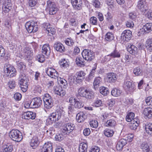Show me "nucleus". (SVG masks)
Wrapping results in <instances>:
<instances>
[{
	"label": "nucleus",
	"mask_w": 152,
	"mask_h": 152,
	"mask_svg": "<svg viewBox=\"0 0 152 152\" xmlns=\"http://www.w3.org/2000/svg\"><path fill=\"white\" fill-rule=\"evenodd\" d=\"M64 113L63 108L61 107H58L55 111L50 113L46 120V123L50 125L59 120Z\"/></svg>",
	"instance_id": "obj_1"
},
{
	"label": "nucleus",
	"mask_w": 152,
	"mask_h": 152,
	"mask_svg": "<svg viewBox=\"0 0 152 152\" xmlns=\"http://www.w3.org/2000/svg\"><path fill=\"white\" fill-rule=\"evenodd\" d=\"M69 102L70 104L68 107V113L70 114L73 112L74 108L80 109L83 107L82 102L77 98L71 97L69 99Z\"/></svg>",
	"instance_id": "obj_2"
},
{
	"label": "nucleus",
	"mask_w": 152,
	"mask_h": 152,
	"mask_svg": "<svg viewBox=\"0 0 152 152\" xmlns=\"http://www.w3.org/2000/svg\"><path fill=\"white\" fill-rule=\"evenodd\" d=\"M86 75V73L84 71L81 70L77 72L75 76H70L69 79L70 82H76L80 83L85 79Z\"/></svg>",
	"instance_id": "obj_3"
},
{
	"label": "nucleus",
	"mask_w": 152,
	"mask_h": 152,
	"mask_svg": "<svg viewBox=\"0 0 152 152\" xmlns=\"http://www.w3.org/2000/svg\"><path fill=\"white\" fill-rule=\"evenodd\" d=\"M4 72V75L7 77H13L16 75L17 72L13 66L8 63L5 64Z\"/></svg>",
	"instance_id": "obj_4"
},
{
	"label": "nucleus",
	"mask_w": 152,
	"mask_h": 152,
	"mask_svg": "<svg viewBox=\"0 0 152 152\" xmlns=\"http://www.w3.org/2000/svg\"><path fill=\"white\" fill-rule=\"evenodd\" d=\"M94 92L84 87H81L78 90V94L81 97L90 99L93 96Z\"/></svg>",
	"instance_id": "obj_5"
},
{
	"label": "nucleus",
	"mask_w": 152,
	"mask_h": 152,
	"mask_svg": "<svg viewBox=\"0 0 152 152\" xmlns=\"http://www.w3.org/2000/svg\"><path fill=\"white\" fill-rule=\"evenodd\" d=\"M9 136L12 140L17 142L20 141L23 139L21 133L17 129L11 131L9 133Z\"/></svg>",
	"instance_id": "obj_6"
},
{
	"label": "nucleus",
	"mask_w": 152,
	"mask_h": 152,
	"mask_svg": "<svg viewBox=\"0 0 152 152\" xmlns=\"http://www.w3.org/2000/svg\"><path fill=\"white\" fill-rule=\"evenodd\" d=\"M19 82L21 90L23 92H26L28 89V79L24 74L20 75Z\"/></svg>",
	"instance_id": "obj_7"
},
{
	"label": "nucleus",
	"mask_w": 152,
	"mask_h": 152,
	"mask_svg": "<svg viewBox=\"0 0 152 152\" xmlns=\"http://www.w3.org/2000/svg\"><path fill=\"white\" fill-rule=\"evenodd\" d=\"M25 26L26 30L29 33L35 32L38 30L37 23L32 20L27 22Z\"/></svg>",
	"instance_id": "obj_8"
},
{
	"label": "nucleus",
	"mask_w": 152,
	"mask_h": 152,
	"mask_svg": "<svg viewBox=\"0 0 152 152\" xmlns=\"http://www.w3.org/2000/svg\"><path fill=\"white\" fill-rule=\"evenodd\" d=\"M132 37V33L129 30H125L123 31L121 36V39L123 42L129 41Z\"/></svg>",
	"instance_id": "obj_9"
},
{
	"label": "nucleus",
	"mask_w": 152,
	"mask_h": 152,
	"mask_svg": "<svg viewBox=\"0 0 152 152\" xmlns=\"http://www.w3.org/2000/svg\"><path fill=\"white\" fill-rule=\"evenodd\" d=\"M152 31V23H148L143 25L142 28L138 31L139 35L143 34L146 33L150 32Z\"/></svg>",
	"instance_id": "obj_10"
},
{
	"label": "nucleus",
	"mask_w": 152,
	"mask_h": 152,
	"mask_svg": "<svg viewBox=\"0 0 152 152\" xmlns=\"http://www.w3.org/2000/svg\"><path fill=\"white\" fill-rule=\"evenodd\" d=\"M82 55L84 59L88 61H92L94 58V54L93 52L88 50H84Z\"/></svg>",
	"instance_id": "obj_11"
},
{
	"label": "nucleus",
	"mask_w": 152,
	"mask_h": 152,
	"mask_svg": "<svg viewBox=\"0 0 152 152\" xmlns=\"http://www.w3.org/2000/svg\"><path fill=\"white\" fill-rule=\"evenodd\" d=\"M12 4L11 0H5L2 4V10L3 13H7L12 9Z\"/></svg>",
	"instance_id": "obj_12"
},
{
	"label": "nucleus",
	"mask_w": 152,
	"mask_h": 152,
	"mask_svg": "<svg viewBox=\"0 0 152 152\" xmlns=\"http://www.w3.org/2000/svg\"><path fill=\"white\" fill-rule=\"evenodd\" d=\"M47 9L49 11V14L50 15L55 14L58 10L56 5L50 1H47Z\"/></svg>",
	"instance_id": "obj_13"
},
{
	"label": "nucleus",
	"mask_w": 152,
	"mask_h": 152,
	"mask_svg": "<svg viewBox=\"0 0 152 152\" xmlns=\"http://www.w3.org/2000/svg\"><path fill=\"white\" fill-rule=\"evenodd\" d=\"M75 128L74 125L69 123L64 124L62 127V131L63 132L66 134H69L72 132Z\"/></svg>",
	"instance_id": "obj_14"
},
{
	"label": "nucleus",
	"mask_w": 152,
	"mask_h": 152,
	"mask_svg": "<svg viewBox=\"0 0 152 152\" xmlns=\"http://www.w3.org/2000/svg\"><path fill=\"white\" fill-rule=\"evenodd\" d=\"M117 75L115 73L113 72H109L106 74L104 79L108 83H114L117 81Z\"/></svg>",
	"instance_id": "obj_15"
},
{
	"label": "nucleus",
	"mask_w": 152,
	"mask_h": 152,
	"mask_svg": "<svg viewBox=\"0 0 152 152\" xmlns=\"http://www.w3.org/2000/svg\"><path fill=\"white\" fill-rule=\"evenodd\" d=\"M53 91L55 94L61 97H63L66 94L65 91L60 86H54L53 88Z\"/></svg>",
	"instance_id": "obj_16"
},
{
	"label": "nucleus",
	"mask_w": 152,
	"mask_h": 152,
	"mask_svg": "<svg viewBox=\"0 0 152 152\" xmlns=\"http://www.w3.org/2000/svg\"><path fill=\"white\" fill-rule=\"evenodd\" d=\"M137 8L142 12L148 9L145 0H139L137 2Z\"/></svg>",
	"instance_id": "obj_17"
},
{
	"label": "nucleus",
	"mask_w": 152,
	"mask_h": 152,
	"mask_svg": "<svg viewBox=\"0 0 152 152\" xmlns=\"http://www.w3.org/2000/svg\"><path fill=\"white\" fill-rule=\"evenodd\" d=\"M46 72L48 75L54 79L58 78V73L52 67L48 68Z\"/></svg>",
	"instance_id": "obj_18"
},
{
	"label": "nucleus",
	"mask_w": 152,
	"mask_h": 152,
	"mask_svg": "<svg viewBox=\"0 0 152 152\" xmlns=\"http://www.w3.org/2000/svg\"><path fill=\"white\" fill-rule=\"evenodd\" d=\"M124 87L126 91L129 92H133L136 89L135 85L129 81H127L124 83Z\"/></svg>",
	"instance_id": "obj_19"
},
{
	"label": "nucleus",
	"mask_w": 152,
	"mask_h": 152,
	"mask_svg": "<svg viewBox=\"0 0 152 152\" xmlns=\"http://www.w3.org/2000/svg\"><path fill=\"white\" fill-rule=\"evenodd\" d=\"M31 102V106L33 107V108L39 107L42 103V100L39 97L34 98L32 99Z\"/></svg>",
	"instance_id": "obj_20"
},
{
	"label": "nucleus",
	"mask_w": 152,
	"mask_h": 152,
	"mask_svg": "<svg viewBox=\"0 0 152 152\" xmlns=\"http://www.w3.org/2000/svg\"><path fill=\"white\" fill-rule=\"evenodd\" d=\"M52 144L50 142L45 143L41 149V152H52Z\"/></svg>",
	"instance_id": "obj_21"
},
{
	"label": "nucleus",
	"mask_w": 152,
	"mask_h": 152,
	"mask_svg": "<svg viewBox=\"0 0 152 152\" xmlns=\"http://www.w3.org/2000/svg\"><path fill=\"white\" fill-rule=\"evenodd\" d=\"M127 49L130 53L135 56H137V55L138 51V48L134 45L131 44H129L128 45Z\"/></svg>",
	"instance_id": "obj_22"
},
{
	"label": "nucleus",
	"mask_w": 152,
	"mask_h": 152,
	"mask_svg": "<svg viewBox=\"0 0 152 152\" xmlns=\"http://www.w3.org/2000/svg\"><path fill=\"white\" fill-rule=\"evenodd\" d=\"M35 117V114L31 111L24 112L23 113L22 115V118L26 119H34Z\"/></svg>",
	"instance_id": "obj_23"
},
{
	"label": "nucleus",
	"mask_w": 152,
	"mask_h": 152,
	"mask_svg": "<svg viewBox=\"0 0 152 152\" xmlns=\"http://www.w3.org/2000/svg\"><path fill=\"white\" fill-rule=\"evenodd\" d=\"M87 116L86 114L83 112H80L76 115V120L79 123L83 122L87 118Z\"/></svg>",
	"instance_id": "obj_24"
},
{
	"label": "nucleus",
	"mask_w": 152,
	"mask_h": 152,
	"mask_svg": "<svg viewBox=\"0 0 152 152\" xmlns=\"http://www.w3.org/2000/svg\"><path fill=\"white\" fill-rule=\"evenodd\" d=\"M54 47L57 51L60 53H63L65 50L64 45L60 42L55 43L54 44Z\"/></svg>",
	"instance_id": "obj_25"
},
{
	"label": "nucleus",
	"mask_w": 152,
	"mask_h": 152,
	"mask_svg": "<svg viewBox=\"0 0 152 152\" xmlns=\"http://www.w3.org/2000/svg\"><path fill=\"white\" fill-rule=\"evenodd\" d=\"M102 83L101 78L99 77H96L93 83V88L95 90H96Z\"/></svg>",
	"instance_id": "obj_26"
},
{
	"label": "nucleus",
	"mask_w": 152,
	"mask_h": 152,
	"mask_svg": "<svg viewBox=\"0 0 152 152\" xmlns=\"http://www.w3.org/2000/svg\"><path fill=\"white\" fill-rule=\"evenodd\" d=\"M73 7L75 9L80 10L81 8L82 3L80 0H71Z\"/></svg>",
	"instance_id": "obj_27"
},
{
	"label": "nucleus",
	"mask_w": 152,
	"mask_h": 152,
	"mask_svg": "<svg viewBox=\"0 0 152 152\" xmlns=\"http://www.w3.org/2000/svg\"><path fill=\"white\" fill-rule=\"evenodd\" d=\"M126 144V139H121L119 140L117 143L116 148L118 151H121L124 147Z\"/></svg>",
	"instance_id": "obj_28"
},
{
	"label": "nucleus",
	"mask_w": 152,
	"mask_h": 152,
	"mask_svg": "<svg viewBox=\"0 0 152 152\" xmlns=\"http://www.w3.org/2000/svg\"><path fill=\"white\" fill-rule=\"evenodd\" d=\"M38 144L39 142L37 137L36 136L34 137L31 140L30 144L32 148L35 149L38 146Z\"/></svg>",
	"instance_id": "obj_29"
},
{
	"label": "nucleus",
	"mask_w": 152,
	"mask_h": 152,
	"mask_svg": "<svg viewBox=\"0 0 152 152\" xmlns=\"http://www.w3.org/2000/svg\"><path fill=\"white\" fill-rule=\"evenodd\" d=\"M42 52L43 54L48 56L50 53V49L48 44H45L42 47Z\"/></svg>",
	"instance_id": "obj_30"
},
{
	"label": "nucleus",
	"mask_w": 152,
	"mask_h": 152,
	"mask_svg": "<svg viewBox=\"0 0 152 152\" xmlns=\"http://www.w3.org/2000/svg\"><path fill=\"white\" fill-rule=\"evenodd\" d=\"M143 113L146 117L148 118L152 117V108L151 107L145 108L143 110Z\"/></svg>",
	"instance_id": "obj_31"
},
{
	"label": "nucleus",
	"mask_w": 152,
	"mask_h": 152,
	"mask_svg": "<svg viewBox=\"0 0 152 152\" xmlns=\"http://www.w3.org/2000/svg\"><path fill=\"white\" fill-rule=\"evenodd\" d=\"M139 121L137 119L135 118L129 124L130 128L132 130H136L139 124Z\"/></svg>",
	"instance_id": "obj_32"
},
{
	"label": "nucleus",
	"mask_w": 152,
	"mask_h": 152,
	"mask_svg": "<svg viewBox=\"0 0 152 152\" xmlns=\"http://www.w3.org/2000/svg\"><path fill=\"white\" fill-rule=\"evenodd\" d=\"M23 52L24 56L28 58V59H31L32 58L33 55L31 49L28 48H26L24 50Z\"/></svg>",
	"instance_id": "obj_33"
},
{
	"label": "nucleus",
	"mask_w": 152,
	"mask_h": 152,
	"mask_svg": "<svg viewBox=\"0 0 152 152\" xmlns=\"http://www.w3.org/2000/svg\"><path fill=\"white\" fill-rule=\"evenodd\" d=\"M122 93L121 90L115 88L113 89L111 91L112 95L116 97L120 96Z\"/></svg>",
	"instance_id": "obj_34"
},
{
	"label": "nucleus",
	"mask_w": 152,
	"mask_h": 152,
	"mask_svg": "<svg viewBox=\"0 0 152 152\" xmlns=\"http://www.w3.org/2000/svg\"><path fill=\"white\" fill-rule=\"evenodd\" d=\"M57 82L60 86H63L64 88H66L67 86V82L65 79L61 77L57 78Z\"/></svg>",
	"instance_id": "obj_35"
},
{
	"label": "nucleus",
	"mask_w": 152,
	"mask_h": 152,
	"mask_svg": "<svg viewBox=\"0 0 152 152\" xmlns=\"http://www.w3.org/2000/svg\"><path fill=\"white\" fill-rule=\"evenodd\" d=\"M99 91L100 94L104 96H107L109 93V91L108 89L104 86L100 87Z\"/></svg>",
	"instance_id": "obj_36"
},
{
	"label": "nucleus",
	"mask_w": 152,
	"mask_h": 152,
	"mask_svg": "<svg viewBox=\"0 0 152 152\" xmlns=\"http://www.w3.org/2000/svg\"><path fill=\"white\" fill-rule=\"evenodd\" d=\"M59 64L61 67L64 68H66L69 66V62L68 60L65 58L61 59L59 61Z\"/></svg>",
	"instance_id": "obj_37"
},
{
	"label": "nucleus",
	"mask_w": 152,
	"mask_h": 152,
	"mask_svg": "<svg viewBox=\"0 0 152 152\" xmlns=\"http://www.w3.org/2000/svg\"><path fill=\"white\" fill-rule=\"evenodd\" d=\"M87 145L86 143L82 142L79 146V152H87Z\"/></svg>",
	"instance_id": "obj_38"
},
{
	"label": "nucleus",
	"mask_w": 152,
	"mask_h": 152,
	"mask_svg": "<svg viewBox=\"0 0 152 152\" xmlns=\"http://www.w3.org/2000/svg\"><path fill=\"white\" fill-rule=\"evenodd\" d=\"M76 65L82 67L85 66V64L82 58L80 57H77L75 61Z\"/></svg>",
	"instance_id": "obj_39"
},
{
	"label": "nucleus",
	"mask_w": 152,
	"mask_h": 152,
	"mask_svg": "<svg viewBox=\"0 0 152 152\" xmlns=\"http://www.w3.org/2000/svg\"><path fill=\"white\" fill-rule=\"evenodd\" d=\"M145 45L146 48L149 52L152 51V39H147Z\"/></svg>",
	"instance_id": "obj_40"
},
{
	"label": "nucleus",
	"mask_w": 152,
	"mask_h": 152,
	"mask_svg": "<svg viewBox=\"0 0 152 152\" xmlns=\"http://www.w3.org/2000/svg\"><path fill=\"white\" fill-rule=\"evenodd\" d=\"M44 107L46 109H49L51 108L53 105V102L52 99L44 102Z\"/></svg>",
	"instance_id": "obj_41"
},
{
	"label": "nucleus",
	"mask_w": 152,
	"mask_h": 152,
	"mask_svg": "<svg viewBox=\"0 0 152 152\" xmlns=\"http://www.w3.org/2000/svg\"><path fill=\"white\" fill-rule=\"evenodd\" d=\"M141 148L144 152H150L149 146L147 142H143L142 143Z\"/></svg>",
	"instance_id": "obj_42"
},
{
	"label": "nucleus",
	"mask_w": 152,
	"mask_h": 152,
	"mask_svg": "<svg viewBox=\"0 0 152 152\" xmlns=\"http://www.w3.org/2000/svg\"><path fill=\"white\" fill-rule=\"evenodd\" d=\"M116 124L115 121L113 119L108 120L105 124V125L106 126L113 127Z\"/></svg>",
	"instance_id": "obj_43"
},
{
	"label": "nucleus",
	"mask_w": 152,
	"mask_h": 152,
	"mask_svg": "<svg viewBox=\"0 0 152 152\" xmlns=\"http://www.w3.org/2000/svg\"><path fill=\"white\" fill-rule=\"evenodd\" d=\"M13 146L10 144H7L4 146L3 152H11L13 150Z\"/></svg>",
	"instance_id": "obj_44"
},
{
	"label": "nucleus",
	"mask_w": 152,
	"mask_h": 152,
	"mask_svg": "<svg viewBox=\"0 0 152 152\" xmlns=\"http://www.w3.org/2000/svg\"><path fill=\"white\" fill-rule=\"evenodd\" d=\"M134 116V114L133 112L129 113L126 117V119L127 122L132 121Z\"/></svg>",
	"instance_id": "obj_45"
},
{
	"label": "nucleus",
	"mask_w": 152,
	"mask_h": 152,
	"mask_svg": "<svg viewBox=\"0 0 152 152\" xmlns=\"http://www.w3.org/2000/svg\"><path fill=\"white\" fill-rule=\"evenodd\" d=\"M104 134L107 137H111L113 136L114 134V132L113 130L110 129H106L104 131Z\"/></svg>",
	"instance_id": "obj_46"
},
{
	"label": "nucleus",
	"mask_w": 152,
	"mask_h": 152,
	"mask_svg": "<svg viewBox=\"0 0 152 152\" xmlns=\"http://www.w3.org/2000/svg\"><path fill=\"white\" fill-rule=\"evenodd\" d=\"M96 69V68H93L87 77V79L88 80H91L94 77Z\"/></svg>",
	"instance_id": "obj_47"
},
{
	"label": "nucleus",
	"mask_w": 152,
	"mask_h": 152,
	"mask_svg": "<svg viewBox=\"0 0 152 152\" xmlns=\"http://www.w3.org/2000/svg\"><path fill=\"white\" fill-rule=\"evenodd\" d=\"M145 129L146 132L148 134H151L152 132V123H149L145 126Z\"/></svg>",
	"instance_id": "obj_48"
},
{
	"label": "nucleus",
	"mask_w": 152,
	"mask_h": 152,
	"mask_svg": "<svg viewBox=\"0 0 152 152\" xmlns=\"http://www.w3.org/2000/svg\"><path fill=\"white\" fill-rule=\"evenodd\" d=\"M114 37L113 34L111 32L107 33L105 35V39L107 41H110L113 40Z\"/></svg>",
	"instance_id": "obj_49"
},
{
	"label": "nucleus",
	"mask_w": 152,
	"mask_h": 152,
	"mask_svg": "<svg viewBox=\"0 0 152 152\" xmlns=\"http://www.w3.org/2000/svg\"><path fill=\"white\" fill-rule=\"evenodd\" d=\"M120 54L119 52L116 50H114L110 54L108 55V56H110L113 58H119L120 57Z\"/></svg>",
	"instance_id": "obj_50"
},
{
	"label": "nucleus",
	"mask_w": 152,
	"mask_h": 152,
	"mask_svg": "<svg viewBox=\"0 0 152 152\" xmlns=\"http://www.w3.org/2000/svg\"><path fill=\"white\" fill-rule=\"evenodd\" d=\"M89 124L91 127L96 128L98 126V123L97 121L92 120L90 121Z\"/></svg>",
	"instance_id": "obj_51"
},
{
	"label": "nucleus",
	"mask_w": 152,
	"mask_h": 152,
	"mask_svg": "<svg viewBox=\"0 0 152 152\" xmlns=\"http://www.w3.org/2000/svg\"><path fill=\"white\" fill-rule=\"evenodd\" d=\"M65 44L68 46H72L74 44L73 40L71 38H67L65 41Z\"/></svg>",
	"instance_id": "obj_52"
},
{
	"label": "nucleus",
	"mask_w": 152,
	"mask_h": 152,
	"mask_svg": "<svg viewBox=\"0 0 152 152\" xmlns=\"http://www.w3.org/2000/svg\"><path fill=\"white\" fill-rule=\"evenodd\" d=\"M115 101L113 99H110L108 100L107 103V106L108 109L111 110L115 104Z\"/></svg>",
	"instance_id": "obj_53"
},
{
	"label": "nucleus",
	"mask_w": 152,
	"mask_h": 152,
	"mask_svg": "<svg viewBox=\"0 0 152 152\" xmlns=\"http://www.w3.org/2000/svg\"><path fill=\"white\" fill-rule=\"evenodd\" d=\"M46 32L49 36H51L55 34V29L51 26L46 31Z\"/></svg>",
	"instance_id": "obj_54"
},
{
	"label": "nucleus",
	"mask_w": 152,
	"mask_h": 152,
	"mask_svg": "<svg viewBox=\"0 0 152 152\" xmlns=\"http://www.w3.org/2000/svg\"><path fill=\"white\" fill-rule=\"evenodd\" d=\"M94 105L96 107H99L103 105V103L101 100L97 99L94 101Z\"/></svg>",
	"instance_id": "obj_55"
},
{
	"label": "nucleus",
	"mask_w": 152,
	"mask_h": 152,
	"mask_svg": "<svg viewBox=\"0 0 152 152\" xmlns=\"http://www.w3.org/2000/svg\"><path fill=\"white\" fill-rule=\"evenodd\" d=\"M5 54V51L3 47L0 45V59H2L4 57Z\"/></svg>",
	"instance_id": "obj_56"
},
{
	"label": "nucleus",
	"mask_w": 152,
	"mask_h": 152,
	"mask_svg": "<svg viewBox=\"0 0 152 152\" xmlns=\"http://www.w3.org/2000/svg\"><path fill=\"white\" fill-rule=\"evenodd\" d=\"M8 85L10 89H13L16 86L15 82L14 80H10L8 83Z\"/></svg>",
	"instance_id": "obj_57"
},
{
	"label": "nucleus",
	"mask_w": 152,
	"mask_h": 152,
	"mask_svg": "<svg viewBox=\"0 0 152 152\" xmlns=\"http://www.w3.org/2000/svg\"><path fill=\"white\" fill-rule=\"evenodd\" d=\"M54 139L56 141H61L63 139L64 137L62 134H57L55 135Z\"/></svg>",
	"instance_id": "obj_58"
},
{
	"label": "nucleus",
	"mask_w": 152,
	"mask_h": 152,
	"mask_svg": "<svg viewBox=\"0 0 152 152\" xmlns=\"http://www.w3.org/2000/svg\"><path fill=\"white\" fill-rule=\"evenodd\" d=\"M125 25L128 28H132L134 26V24L133 22L131 20H129L126 21L125 23Z\"/></svg>",
	"instance_id": "obj_59"
},
{
	"label": "nucleus",
	"mask_w": 152,
	"mask_h": 152,
	"mask_svg": "<svg viewBox=\"0 0 152 152\" xmlns=\"http://www.w3.org/2000/svg\"><path fill=\"white\" fill-rule=\"evenodd\" d=\"M93 5L96 8L100 7L101 3L98 0H94L92 2Z\"/></svg>",
	"instance_id": "obj_60"
},
{
	"label": "nucleus",
	"mask_w": 152,
	"mask_h": 152,
	"mask_svg": "<svg viewBox=\"0 0 152 152\" xmlns=\"http://www.w3.org/2000/svg\"><path fill=\"white\" fill-rule=\"evenodd\" d=\"M99 148L97 146L92 147L90 149L89 152H99Z\"/></svg>",
	"instance_id": "obj_61"
},
{
	"label": "nucleus",
	"mask_w": 152,
	"mask_h": 152,
	"mask_svg": "<svg viewBox=\"0 0 152 152\" xmlns=\"http://www.w3.org/2000/svg\"><path fill=\"white\" fill-rule=\"evenodd\" d=\"M37 3V0H29L28 5L31 7H34Z\"/></svg>",
	"instance_id": "obj_62"
},
{
	"label": "nucleus",
	"mask_w": 152,
	"mask_h": 152,
	"mask_svg": "<svg viewBox=\"0 0 152 152\" xmlns=\"http://www.w3.org/2000/svg\"><path fill=\"white\" fill-rule=\"evenodd\" d=\"M14 98L16 100L19 101L22 98V95L20 93H16L14 94Z\"/></svg>",
	"instance_id": "obj_63"
},
{
	"label": "nucleus",
	"mask_w": 152,
	"mask_h": 152,
	"mask_svg": "<svg viewBox=\"0 0 152 152\" xmlns=\"http://www.w3.org/2000/svg\"><path fill=\"white\" fill-rule=\"evenodd\" d=\"M147 104L152 106V97H147L145 100Z\"/></svg>",
	"instance_id": "obj_64"
}]
</instances>
